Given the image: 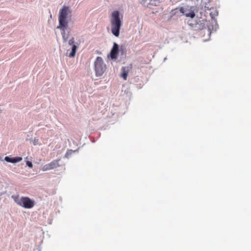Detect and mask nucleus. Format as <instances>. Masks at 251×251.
I'll use <instances>...</instances> for the list:
<instances>
[{"label":"nucleus","mask_w":251,"mask_h":251,"mask_svg":"<svg viewBox=\"0 0 251 251\" xmlns=\"http://www.w3.org/2000/svg\"><path fill=\"white\" fill-rule=\"evenodd\" d=\"M111 32L116 37L120 35V30L122 26V21L120 18L119 11L115 10L111 13L110 18Z\"/></svg>","instance_id":"f257e3e1"},{"label":"nucleus","mask_w":251,"mask_h":251,"mask_svg":"<svg viewBox=\"0 0 251 251\" xmlns=\"http://www.w3.org/2000/svg\"><path fill=\"white\" fill-rule=\"evenodd\" d=\"M11 198L18 205L25 208H32L35 203L34 200L26 197H22L20 198L19 195H12Z\"/></svg>","instance_id":"f03ea898"},{"label":"nucleus","mask_w":251,"mask_h":251,"mask_svg":"<svg viewBox=\"0 0 251 251\" xmlns=\"http://www.w3.org/2000/svg\"><path fill=\"white\" fill-rule=\"evenodd\" d=\"M107 69L101 57L98 56L94 62V69L96 76H101L105 73Z\"/></svg>","instance_id":"7ed1b4c3"},{"label":"nucleus","mask_w":251,"mask_h":251,"mask_svg":"<svg viewBox=\"0 0 251 251\" xmlns=\"http://www.w3.org/2000/svg\"><path fill=\"white\" fill-rule=\"evenodd\" d=\"M69 11L68 7L64 6L59 11V27L64 26L65 24H68L66 21L67 16Z\"/></svg>","instance_id":"20e7f679"},{"label":"nucleus","mask_w":251,"mask_h":251,"mask_svg":"<svg viewBox=\"0 0 251 251\" xmlns=\"http://www.w3.org/2000/svg\"><path fill=\"white\" fill-rule=\"evenodd\" d=\"M174 11H175V13H174V15H175L176 13L178 12V11H180V12L182 13V15H185L187 17L193 18L195 16V14L193 10L189 9L186 7H180L179 8H176L174 9Z\"/></svg>","instance_id":"39448f33"},{"label":"nucleus","mask_w":251,"mask_h":251,"mask_svg":"<svg viewBox=\"0 0 251 251\" xmlns=\"http://www.w3.org/2000/svg\"><path fill=\"white\" fill-rule=\"evenodd\" d=\"M143 6L151 7L152 6L158 5L163 0H138Z\"/></svg>","instance_id":"423d86ee"},{"label":"nucleus","mask_w":251,"mask_h":251,"mask_svg":"<svg viewBox=\"0 0 251 251\" xmlns=\"http://www.w3.org/2000/svg\"><path fill=\"white\" fill-rule=\"evenodd\" d=\"M59 160H54L51 162L45 165L43 167V171H46L58 167L59 166Z\"/></svg>","instance_id":"0eeeda50"},{"label":"nucleus","mask_w":251,"mask_h":251,"mask_svg":"<svg viewBox=\"0 0 251 251\" xmlns=\"http://www.w3.org/2000/svg\"><path fill=\"white\" fill-rule=\"evenodd\" d=\"M119 52V45L116 43H114L113 46L110 51V57L112 59H116Z\"/></svg>","instance_id":"6e6552de"},{"label":"nucleus","mask_w":251,"mask_h":251,"mask_svg":"<svg viewBox=\"0 0 251 251\" xmlns=\"http://www.w3.org/2000/svg\"><path fill=\"white\" fill-rule=\"evenodd\" d=\"M74 43L75 41L74 38L70 39L68 42L69 45L72 46L71 48V51L68 55L70 57H74L76 53L77 46L74 45Z\"/></svg>","instance_id":"1a4fd4ad"},{"label":"nucleus","mask_w":251,"mask_h":251,"mask_svg":"<svg viewBox=\"0 0 251 251\" xmlns=\"http://www.w3.org/2000/svg\"><path fill=\"white\" fill-rule=\"evenodd\" d=\"M131 67L130 66L123 67L122 68V69H121L122 73L121 74V76L124 80H126L128 74L130 70L131 69Z\"/></svg>","instance_id":"9d476101"},{"label":"nucleus","mask_w":251,"mask_h":251,"mask_svg":"<svg viewBox=\"0 0 251 251\" xmlns=\"http://www.w3.org/2000/svg\"><path fill=\"white\" fill-rule=\"evenodd\" d=\"M22 160V157H10L9 156H5L4 158V160L5 161L12 163H16L19 162Z\"/></svg>","instance_id":"9b49d317"},{"label":"nucleus","mask_w":251,"mask_h":251,"mask_svg":"<svg viewBox=\"0 0 251 251\" xmlns=\"http://www.w3.org/2000/svg\"><path fill=\"white\" fill-rule=\"evenodd\" d=\"M68 27V24H65L64 26H61V27H59V25L57 26V28L60 29L61 30V33L62 37L63 36V35H65V34H66V30L67 29Z\"/></svg>","instance_id":"f8f14e48"},{"label":"nucleus","mask_w":251,"mask_h":251,"mask_svg":"<svg viewBox=\"0 0 251 251\" xmlns=\"http://www.w3.org/2000/svg\"><path fill=\"white\" fill-rule=\"evenodd\" d=\"M75 151H74L72 150H68L65 154V157L68 158H69L71 156L72 153Z\"/></svg>","instance_id":"ddd939ff"},{"label":"nucleus","mask_w":251,"mask_h":251,"mask_svg":"<svg viewBox=\"0 0 251 251\" xmlns=\"http://www.w3.org/2000/svg\"><path fill=\"white\" fill-rule=\"evenodd\" d=\"M119 52H121L122 55H123L126 52V48L125 46H121L120 49H119Z\"/></svg>","instance_id":"4468645a"},{"label":"nucleus","mask_w":251,"mask_h":251,"mask_svg":"<svg viewBox=\"0 0 251 251\" xmlns=\"http://www.w3.org/2000/svg\"><path fill=\"white\" fill-rule=\"evenodd\" d=\"M69 38V33L66 34L65 35H63V36L62 37V39H63V42L64 43V42H67V41Z\"/></svg>","instance_id":"2eb2a0df"},{"label":"nucleus","mask_w":251,"mask_h":251,"mask_svg":"<svg viewBox=\"0 0 251 251\" xmlns=\"http://www.w3.org/2000/svg\"><path fill=\"white\" fill-rule=\"evenodd\" d=\"M33 144L34 146L37 145L39 144V140L37 138H34L33 140L32 141Z\"/></svg>","instance_id":"dca6fc26"},{"label":"nucleus","mask_w":251,"mask_h":251,"mask_svg":"<svg viewBox=\"0 0 251 251\" xmlns=\"http://www.w3.org/2000/svg\"><path fill=\"white\" fill-rule=\"evenodd\" d=\"M26 164L27 166H28L29 168H32L33 165H32V163L31 162H30L29 161H26Z\"/></svg>","instance_id":"f3484780"},{"label":"nucleus","mask_w":251,"mask_h":251,"mask_svg":"<svg viewBox=\"0 0 251 251\" xmlns=\"http://www.w3.org/2000/svg\"><path fill=\"white\" fill-rule=\"evenodd\" d=\"M51 17H52V15H51V14H50V18H51Z\"/></svg>","instance_id":"a211bd4d"}]
</instances>
